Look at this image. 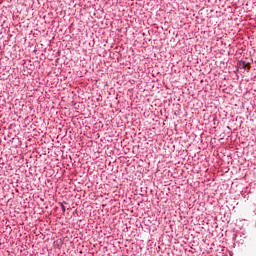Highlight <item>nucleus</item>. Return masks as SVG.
<instances>
[{"label": "nucleus", "instance_id": "1", "mask_svg": "<svg viewBox=\"0 0 256 256\" xmlns=\"http://www.w3.org/2000/svg\"><path fill=\"white\" fill-rule=\"evenodd\" d=\"M240 67L243 68L244 70H246L247 72L250 71L251 66H250V62H246V61H240Z\"/></svg>", "mask_w": 256, "mask_h": 256}, {"label": "nucleus", "instance_id": "2", "mask_svg": "<svg viewBox=\"0 0 256 256\" xmlns=\"http://www.w3.org/2000/svg\"><path fill=\"white\" fill-rule=\"evenodd\" d=\"M61 209H62V212H65V206L63 204H61Z\"/></svg>", "mask_w": 256, "mask_h": 256}]
</instances>
